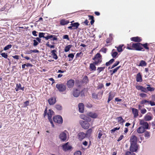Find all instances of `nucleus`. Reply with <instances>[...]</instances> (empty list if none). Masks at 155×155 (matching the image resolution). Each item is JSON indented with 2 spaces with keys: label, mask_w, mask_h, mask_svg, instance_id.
Wrapping results in <instances>:
<instances>
[{
  "label": "nucleus",
  "mask_w": 155,
  "mask_h": 155,
  "mask_svg": "<svg viewBox=\"0 0 155 155\" xmlns=\"http://www.w3.org/2000/svg\"><path fill=\"white\" fill-rule=\"evenodd\" d=\"M87 116L93 118H96L98 116L97 114L91 111L87 113Z\"/></svg>",
  "instance_id": "13"
},
{
  "label": "nucleus",
  "mask_w": 155,
  "mask_h": 155,
  "mask_svg": "<svg viewBox=\"0 0 155 155\" xmlns=\"http://www.w3.org/2000/svg\"><path fill=\"white\" fill-rule=\"evenodd\" d=\"M88 81L89 80L88 79L87 77V76H85L83 79V82L84 83H88Z\"/></svg>",
  "instance_id": "38"
},
{
  "label": "nucleus",
  "mask_w": 155,
  "mask_h": 155,
  "mask_svg": "<svg viewBox=\"0 0 155 155\" xmlns=\"http://www.w3.org/2000/svg\"><path fill=\"white\" fill-rule=\"evenodd\" d=\"M152 119V116L148 115H146L144 117V119L146 121H149Z\"/></svg>",
  "instance_id": "33"
},
{
  "label": "nucleus",
  "mask_w": 155,
  "mask_h": 155,
  "mask_svg": "<svg viewBox=\"0 0 155 155\" xmlns=\"http://www.w3.org/2000/svg\"><path fill=\"white\" fill-rule=\"evenodd\" d=\"M133 44L134 43L131 42L127 45V49L129 50H134V48L133 47Z\"/></svg>",
  "instance_id": "25"
},
{
  "label": "nucleus",
  "mask_w": 155,
  "mask_h": 155,
  "mask_svg": "<svg viewBox=\"0 0 155 155\" xmlns=\"http://www.w3.org/2000/svg\"><path fill=\"white\" fill-rule=\"evenodd\" d=\"M112 39V37L107 38L106 41V43H110Z\"/></svg>",
  "instance_id": "55"
},
{
  "label": "nucleus",
  "mask_w": 155,
  "mask_h": 155,
  "mask_svg": "<svg viewBox=\"0 0 155 155\" xmlns=\"http://www.w3.org/2000/svg\"><path fill=\"white\" fill-rule=\"evenodd\" d=\"M12 45H11L9 44L5 47L4 48L5 51H6L11 48Z\"/></svg>",
  "instance_id": "45"
},
{
  "label": "nucleus",
  "mask_w": 155,
  "mask_h": 155,
  "mask_svg": "<svg viewBox=\"0 0 155 155\" xmlns=\"http://www.w3.org/2000/svg\"><path fill=\"white\" fill-rule=\"evenodd\" d=\"M1 55L2 56L4 57L5 58H7L8 57V55L7 53H1Z\"/></svg>",
  "instance_id": "52"
},
{
  "label": "nucleus",
  "mask_w": 155,
  "mask_h": 155,
  "mask_svg": "<svg viewBox=\"0 0 155 155\" xmlns=\"http://www.w3.org/2000/svg\"><path fill=\"white\" fill-rule=\"evenodd\" d=\"M107 48H102L100 50V51H101L104 53H106L107 51Z\"/></svg>",
  "instance_id": "62"
},
{
  "label": "nucleus",
  "mask_w": 155,
  "mask_h": 155,
  "mask_svg": "<svg viewBox=\"0 0 155 155\" xmlns=\"http://www.w3.org/2000/svg\"><path fill=\"white\" fill-rule=\"evenodd\" d=\"M68 57L69 58H71V59L69 60V61H70L73 59V58L74 57V55L73 53L70 54H69L68 55Z\"/></svg>",
  "instance_id": "51"
},
{
  "label": "nucleus",
  "mask_w": 155,
  "mask_h": 155,
  "mask_svg": "<svg viewBox=\"0 0 155 155\" xmlns=\"http://www.w3.org/2000/svg\"><path fill=\"white\" fill-rule=\"evenodd\" d=\"M49 39H51V41L57 40L58 38L57 36L54 35H47L45 38L46 40H48Z\"/></svg>",
  "instance_id": "14"
},
{
  "label": "nucleus",
  "mask_w": 155,
  "mask_h": 155,
  "mask_svg": "<svg viewBox=\"0 0 155 155\" xmlns=\"http://www.w3.org/2000/svg\"><path fill=\"white\" fill-rule=\"evenodd\" d=\"M132 113L134 114V117H137L138 116V110L135 108H132Z\"/></svg>",
  "instance_id": "24"
},
{
  "label": "nucleus",
  "mask_w": 155,
  "mask_h": 155,
  "mask_svg": "<svg viewBox=\"0 0 155 155\" xmlns=\"http://www.w3.org/2000/svg\"><path fill=\"white\" fill-rule=\"evenodd\" d=\"M80 91L76 88H74L72 91V94L75 97H78L80 94Z\"/></svg>",
  "instance_id": "12"
},
{
  "label": "nucleus",
  "mask_w": 155,
  "mask_h": 155,
  "mask_svg": "<svg viewBox=\"0 0 155 155\" xmlns=\"http://www.w3.org/2000/svg\"><path fill=\"white\" fill-rule=\"evenodd\" d=\"M46 45L47 47H49L51 48H54L55 47V46L54 45H50L49 44L48 42L46 43Z\"/></svg>",
  "instance_id": "53"
},
{
  "label": "nucleus",
  "mask_w": 155,
  "mask_h": 155,
  "mask_svg": "<svg viewBox=\"0 0 155 155\" xmlns=\"http://www.w3.org/2000/svg\"><path fill=\"white\" fill-rule=\"evenodd\" d=\"M72 45H68L65 47L64 49V51L67 52L69 51L70 48L71 47Z\"/></svg>",
  "instance_id": "40"
},
{
  "label": "nucleus",
  "mask_w": 155,
  "mask_h": 155,
  "mask_svg": "<svg viewBox=\"0 0 155 155\" xmlns=\"http://www.w3.org/2000/svg\"><path fill=\"white\" fill-rule=\"evenodd\" d=\"M114 61V59L112 58L110 59L109 61L106 62L105 65L106 66H108L111 64Z\"/></svg>",
  "instance_id": "35"
},
{
  "label": "nucleus",
  "mask_w": 155,
  "mask_h": 155,
  "mask_svg": "<svg viewBox=\"0 0 155 155\" xmlns=\"http://www.w3.org/2000/svg\"><path fill=\"white\" fill-rule=\"evenodd\" d=\"M137 138L135 135H132L130 138V144H137Z\"/></svg>",
  "instance_id": "10"
},
{
  "label": "nucleus",
  "mask_w": 155,
  "mask_h": 155,
  "mask_svg": "<svg viewBox=\"0 0 155 155\" xmlns=\"http://www.w3.org/2000/svg\"><path fill=\"white\" fill-rule=\"evenodd\" d=\"M92 60L94 61L93 63L96 65H98L102 62V56L100 53H97L94 55Z\"/></svg>",
  "instance_id": "1"
},
{
  "label": "nucleus",
  "mask_w": 155,
  "mask_h": 155,
  "mask_svg": "<svg viewBox=\"0 0 155 155\" xmlns=\"http://www.w3.org/2000/svg\"><path fill=\"white\" fill-rule=\"evenodd\" d=\"M33 42H34V43H33V46H35L37 45L38 44V42L36 41V40H33Z\"/></svg>",
  "instance_id": "64"
},
{
  "label": "nucleus",
  "mask_w": 155,
  "mask_h": 155,
  "mask_svg": "<svg viewBox=\"0 0 155 155\" xmlns=\"http://www.w3.org/2000/svg\"><path fill=\"white\" fill-rule=\"evenodd\" d=\"M30 51L31 53L32 52L38 53L39 52V51L37 50H30Z\"/></svg>",
  "instance_id": "63"
},
{
  "label": "nucleus",
  "mask_w": 155,
  "mask_h": 155,
  "mask_svg": "<svg viewBox=\"0 0 155 155\" xmlns=\"http://www.w3.org/2000/svg\"><path fill=\"white\" fill-rule=\"evenodd\" d=\"M148 44L147 43H145L144 44H142L141 46L142 47H143V48L145 49L149 50V48L148 47Z\"/></svg>",
  "instance_id": "34"
},
{
  "label": "nucleus",
  "mask_w": 155,
  "mask_h": 155,
  "mask_svg": "<svg viewBox=\"0 0 155 155\" xmlns=\"http://www.w3.org/2000/svg\"><path fill=\"white\" fill-rule=\"evenodd\" d=\"M139 95L142 97H145L147 96V95L144 93H141Z\"/></svg>",
  "instance_id": "61"
},
{
  "label": "nucleus",
  "mask_w": 155,
  "mask_h": 155,
  "mask_svg": "<svg viewBox=\"0 0 155 155\" xmlns=\"http://www.w3.org/2000/svg\"><path fill=\"white\" fill-rule=\"evenodd\" d=\"M121 66H118L116 68H115L114 69H112L111 70H110V73H111V75H112L113 74L117 72V70L120 68V67Z\"/></svg>",
  "instance_id": "26"
},
{
  "label": "nucleus",
  "mask_w": 155,
  "mask_h": 155,
  "mask_svg": "<svg viewBox=\"0 0 155 155\" xmlns=\"http://www.w3.org/2000/svg\"><path fill=\"white\" fill-rule=\"evenodd\" d=\"M130 40L132 41L139 43L142 41V39L141 37L137 36L131 38Z\"/></svg>",
  "instance_id": "15"
},
{
  "label": "nucleus",
  "mask_w": 155,
  "mask_h": 155,
  "mask_svg": "<svg viewBox=\"0 0 155 155\" xmlns=\"http://www.w3.org/2000/svg\"><path fill=\"white\" fill-rule=\"evenodd\" d=\"M86 134L83 132H80L78 135V138L80 140H82L86 137Z\"/></svg>",
  "instance_id": "19"
},
{
  "label": "nucleus",
  "mask_w": 155,
  "mask_h": 155,
  "mask_svg": "<svg viewBox=\"0 0 155 155\" xmlns=\"http://www.w3.org/2000/svg\"><path fill=\"white\" fill-rule=\"evenodd\" d=\"M54 121L58 124H61L63 122V119L60 115H57L54 116L53 118Z\"/></svg>",
  "instance_id": "5"
},
{
  "label": "nucleus",
  "mask_w": 155,
  "mask_h": 155,
  "mask_svg": "<svg viewBox=\"0 0 155 155\" xmlns=\"http://www.w3.org/2000/svg\"><path fill=\"white\" fill-rule=\"evenodd\" d=\"M147 103H149V101L146 100H142L140 102V104H145Z\"/></svg>",
  "instance_id": "48"
},
{
  "label": "nucleus",
  "mask_w": 155,
  "mask_h": 155,
  "mask_svg": "<svg viewBox=\"0 0 155 155\" xmlns=\"http://www.w3.org/2000/svg\"><path fill=\"white\" fill-rule=\"evenodd\" d=\"M116 119L117 120L118 122L120 124L123 123L125 122V120L123 119L121 117H117Z\"/></svg>",
  "instance_id": "29"
},
{
  "label": "nucleus",
  "mask_w": 155,
  "mask_h": 155,
  "mask_svg": "<svg viewBox=\"0 0 155 155\" xmlns=\"http://www.w3.org/2000/svg\"><path fill=\"white\" fill-rule=\"evenodd\" d=\"M138 147L137 144H130V151L132 152H136L138 149Z\"/></svg>",
  "instance_id": "9"
},
{
  "label": "nucleus",
  "mask_w": 155,
  "mask_h": 155,
  "mask_svg": "<svg viewBox=\"0 0 155 155\" xmlns=\"http://www.w3.org/2000/svg\"><path fill=\"white\" fill-rule=\"evenodd\" d=\"M114 97L113 94L111 93V92H110L109 94V97L107 100V103H109L110 101L112 100Z\"/></svg>",
  "instance_id": "28"
},
{
  "label": "nucleus",
  "mask_w": 155,
  "mask_h": 155,
  "mask_svg": "<svg viewBox=\"0 0 155 155\" xmlns=\"http://www.w3.org/2000/svg\"><path fill=\"white\" fill-rule=\"evenodd\" d=\"M71 25L74 27V29H77L80 25V24L78 22H74L73 24H71Z\"/></svg>",
  "instance_id": "30"
},
{
  "label": "nucleus",
  "mask_w": 155,
  "mask_h": 155,
  "mask_svg": "<svg viewBox=\"0 0 155 155\" xmlns=\"http://www.w3.org/2000/svg\"><path fill=\"white\" fill-rule=\"evenodd\" d=\"M139 124L140 125H141V127H143L145 130V129H149L148 123L145 122L143 120H140Z\"/></svg>",
  "instance_id": "7"
},
{
  "label": "nucleus",
  "mask_w": 155,
  "mask_h": 155,
  "mask_svg": "<svg viewBox=\"0 0 155 155\" xmlns=\"http://www.w3.org/2000/svg\"><path fill=\"white\" fill-rule=\"evenodd\" d=\"M81 152L80 151H78L75 152L74 153V155H81Z\"/></svg>",
  "instance_id": "56"
},
{
  "label": "nucleus",
  "mask_w": 155,
  "mask_h": 155,
  "mask_svg": "<svg viewBox=\"0 0 155 155\" xmlns=\"http://www.w3.org/2000/svg\"><path fill=\"white\" fill-rule=\"evenodd\" d=\"M99 131H100V132L98 133L97 138L99 139H100L103 135V134L102 133V131L101 130H99Z\"/></svg>",
  "instance_id": "54"
},
{
  "label": "nucleus",
  "mask_w": 155,
  "mask_h": 155,
  "mask_svg": "<svg viewBox=\"0 0 155 155\" xmlns=\"http://www.w3.org/2000/svg\"><path fill=\"white\" fill-rule=\"evenodd\" d=\"M80 123L82 127L85 129H87L90 126V124L88 122L85 121H81Z\"/></svg>",
  "instance_id": "6"
},
{
  "label": "nucleus",
  "mask_w": 155,
  "mask_h": 155,
  "mask_svg": "<svg viewBox=\"0 0 155 155\" xmlns=\"http://www.w3.org/2000/svg\"><path fill=\"white\" fill-rule=\"evenodd\" d=\"M120 129V127H116L114 128L113 129L111 130H110V131L111 133H113L115 131L117 130H119Z\"/></svg>",
  "instance_id": "50"
},
{
  "label": "nucleus",
  "mask_w": 155,
  "mask_h": 155,
  "mask_svg": "<svg viewBox=\"0 0 155 155\" xmlns=\"http://www.w3.org/2000/svg\"><path fill=\"white\" fill-rule=\"evenodd\" d=\"M62 148L64 151H67L71 150L72 147L69 145V143L67 142L63 145Z\"/></svg>",
  "instance_id": "8"
},
{
  "label": "nucleus",
  "mask_w": 155,
  "mask_h": 155,
  "mask_svg": "<svg viewBox=\"0 0 155 155\" xmlns=\"http://www.w3.org/2000/svg\"><path fill=\"white\" fill-rule=\"evenodd\" d=\"M51 55L53 58L55 60H57L58 58V56L57 55V52L56 50H53L51 51Z\"/></svg>",
  "instance_id": "23"
},
{
  "label": "nucleus",
  "mask_w": 155,
  "mask_h": 155,
  "mask_svg": "<svg viewBox=\"0 0 155 155\" xmlns=\"http://www.w3.org/2000/svg\"><path fill=\"white\" fill-rule=\"evenodd\" d=\"M95 65V64L93 62L90 64L89 69L91 71L94 72L96 70V67Z\"/></svg>",
  "instance_id": "22"
},
{
  "label": "nucleus",
  "mask_w": 155,
  "mask_h": 155,
  "mask_svg": "<svg viewBox=\"0 0 155 155\" xmlns=\"http://www.w3.org/2000/svg\"><path fill=\"white\" fill-rule=\"evenodd\" d=\"M70 22L69 20H66L64 19H62L60 21V24L61 25H67Z\"/></svg>",
  "instance_id": "18"
},
{
  "label": "nucleus",
  "mask_w": 155,
  "mask_h": 155,
  "mask_svg": "<svg viewBox=\"0 0 155 155\" xmlns=\"http://www.w3.org/2000/svg\"><path fill=\"white\" fill-rule=\"evenodd\" d=\"M74 80L70 79L67 82V85L68 88H72L73 87L74 84Z\"/></svg>",
  "instance_id": "11"
},
{
  "label": "nucleus",
  "mask_w": 155,
  "mask_h": 155,
  "mask_svg": "<svg viewBox=\"0 0 155 155\" xmlns=\"http://www.w3.org/2000/svg\"><path fill=\"white\" fill-rule=\"evenodd\" d=\"M147 63L146 62L143 60H141L138 65L139 66L143 67L147 66Z\"/></svg>",
  "instance_id": "31"
},
{
  "label": "nucleus",
  "mask_w": 155,
  "mask_h": 155,
  "mask_svg": "<svg viewBox=\"0 0 155 155\" xmlns=\"http://www.w3.org/2000/svg\"><path fill=\"white\" fill-rule=\"evenodd\" d=\"M45 33L43 32H39V38H43L45 39L46 36H45Z\"/></svg>",
  "instance_id": "41"
},
{
  "label": "nucleus",
  "mask_w": 155,
  "mask_h": 155,
  "mask_svg": "<svg viewBox=\"0 0 155 155\" xmlns=\"http://www.w3.org/2000/svg\"><path fill=\"white\" fill-rule=\"evenodd\" d=\"M144 137H150V133L147 131H145L144 133Z\"/></svg>",
  "instance_id": "47"
},
{
  "label": "nucleus",
  "mask_w": 155,
  "mask_h": 155,
  "mask_svg": "<svg viewBox=\"0 0 155 155\" xmlns=\"http://www.w3.org/2000/svg\"><path fill=\"white\" fill-rule=\"evenodd\" d=\"M56 99L55 97H52L48 100L49 104L50 105H54L56 102Z\"/></svg>",
  "instance_id": "17"
},
{
  "label": "nucleus",
  "mask_w": 155,
  "mask_h": 155,
  "mask_svg": "<svg viewBox=\"0 0 155 155\" xmlns=\"http://www.w3.org/2000/svg\"><path fill=\"white\" fill-rule=\"evenodd\" d=\"M56 87L58 91L61 92L65 91L67 88L66 85L61 83L56 84Z\"/></svg>",
  "instance_id": "3"
},
{
  "label": "nucleus",
  "mask_w": 155,
  "mask_h": 155,
  "mask_svg": "<svg viewBox=\"0 0 155 155\" xmlns=\"http://www.w3.org/2000/svg\"><path fill=\"white\" fill-rule=\"evenodd\" d=\"M124 46V45L121 44L118 47H115L116 48H117V50L118 52H121L123 51V49L122 48Z\"/></svg>",
  "instance_id": "32"
},
{
  "label": "nucleus",
  "mask_w": 155,
  "mask_h": 155,
  "mask_svg": "<svg viewBox=\"0 0 155 155\" xmlns=\"http://www.w3.org/2000/svg\"><path fill=\"white\" fill-rule=\"evenodd\" d=\"M59 138L63 141H64L66 140L67 136L66 134L64 132L61 133L59 135Z\"/></svg>",
  "instance_id": "21"
},
{
  "label": "nucleus",
  "mask_w": 155,
  "mask_h": 155,
  "mask_svg": "<svg viewBox=\"0 0 155 155\" xmlns=\"http://www.w3.org/2000/svg\"><path fill=\"white\" fill-rule=\"evenodd\" d=\"M136 80L137 82H141L142 81V76L140 72H139L136 77Z\"/></svg>",
  "instance_id": "20"
},
{
  "label": "nucleus",
  "mask_w": 155,
  "mask_h": 155,
  "mask_svg": "<svg viewBox=\"0 0 155 155\" xmlns=\"http://www.w3.org/2000/svg\"><path fill=\"white\" fill-rule=\"evenodd\" d=\"M79 112L83 113L84 111V105L82 103H79L78 105Z\"/></svg>",
  "instance_id": "16"
},
{
  "label": "nucleus",
  "mask_w": 155,
  "mask_h": 155,
  "mask_svg": "<svg viewBox=\"0 0 155 155\" xmlns=\"http://www.w3.org/2000/svg\"><path fill=\"white\" fill-rule=\"evenodd\" d=\"M105 68V67H98L97 69V71L98 73H100L101 71H104Z\"/></svg>",
  "instance_id": "37"
},
{
  "label": "nucleus",
  "mask_w": 155,
  "mask_h": 155,
  "mask_svg": "<svg viewBox=\"0 0 155 155\" xmlns=\"http://www.w3.org/2000/svg\"><path fill=\"white\" fill-rule=\"evenodd\" d=\"M21 88V85L20 84H17L16 85V88H15V90L16 91H18L20 90Z\"/></svg>",
  "instance_id": "42"
},
{
  "label": "nucleus",
  "mask_w": 155,
  "mask_h": 155,
  "mask_svg": "<svg viewBox=\"0 0 155 155\" xmlns=\"http://www.w3.org/2000/svg\"><path fill=\"white\" fill-rule=\"evenodd\" d=\"M55 108L58 110H60L62 109V106L60 104H56L55 106Z\"/></svg>",
  "instance_id": "43"
},
{
  "label": "nucleus",
  "mask_w": 155,
  "mask_h": 155,
  "mask_svg": "<svg viewBox=\"0 0 155 155\" xmlns=\"http://www.w3.org/2000/svg\"><path fill=\"white\" fill-rule=\"evenodd\" d=\"M63 38L64 39H67L68 40H69V38L68 35H64L63 37Z\"/></svg>",
  "instance_id": "57"
},
{
  "label": "nucleus",
  "mask_w": 155,
  "mask_h": 155,
  "mask_svg": "<svg viewBox=\"0 0 155 155\" xmlns=\"http://www.w3.org/2000/svg\"><path fill=\"white\" fill-rule=\"evenodd\" d=\"M125 155H136L134 152L131 151H127L126 152Z\"/></svg>",
  "instance_id": "49"
},
{
  "label": "nucleus",
  "mask_w": 155,
  "mask_h": 155,
  "mask_svg": "<svg viewBox=\"0 0 155 155\" xmlns=\"http://www.w3.org/2000/svg\"><path fill=\"white\" fill-rule=\"evenodd\" d=\"M120 63V62L119 61H117L115 63L111 66V69L117 66Z\"/></svg>",
  "instance_id": "46"
},
{
  "label": "nucleus",
  "mask_w": 155,
  "mask_h": 155,
  "mask_svg": "<svg viewBox=\"0 0 155 155\" xmlns=\"http://www.w3.org/2000/svg\"><path fill=\"white\" fill-rule=\"evenodd\" d=\"M142 44L140 43H135L133 44V47L134 48V50L138 51H144V49L141 46Z\"/></svg>",
  "instance_id": "4"
},
{
  "label": "nucleus",
  "mask_w": 155,
  "mask_h": 155,
  "mask_svg": "<svg viewBox=\"0 0 155 155\" xmlns=\"http://www.w3.org/2000/svg\"><path fill=\"white\" fill-rule=\"evenodd\" d=\"M147 86H148L147 87V89L148 91H153L154 90L155 88L153 87H150V85H147Z\"/></svg>",
  "instance_id": "36"
},
{
  "label": "nucleus",
  "mask_w": 155,
  "mask_h": 155,
  "mask_svg": "<svg viewBox=\"0 0 155 155\" xmlns=\"http://www.w3.org/2000/svg\"><path fill=\"white\" fill-rule=\"evenodd\" d=\"M141 91H142L143 92L145 93H147V88H146L145 87H142Z\"/></svg>",
  "instance_id": "58"
},
{
  "label": "nucleus",
  "mask_w": 155,
  "mask_h": 155,
  "mask_svg": "<svg viewBox=\"0 0 155 155\" xmlns=\"http://www.w3.org/2000/svg\"><path fill=\"white\" fill-rule=\"evenodd\" d=\"M85 119H85V120L86 121V122H90L91 120V119L90 118L87 117H86H86Z\"/></svg>",
  "instance_id": "60"
},
{
  "label": "nucleus",
  "mask_w": 155,
  "mask_h": 155,
  "mask_svg": "<svg viewBox=\"0 0 155 155\" xmlns=\"http://www.w3.org/2000/svg\"><path fill=\"white\" fill-rule=\"evenodd\" d=\"M47 108H46L44 111V117H45V116L47 114L48 115V118L52 126V127H54V125L53 124V122L51 119L52 113H53V111L52 110H51L50 109L49 110V111L48 113L47 114Z\"/></svg>",
  "instance_id": "2"
},
{
  "label": "nucleus",
  "mask_w": 155,
  "mask_h": 155,
  "mask_svg": "<svg viewBox=\"0 0 155 155\" xmlns=\"http://www.w3.org/2000/svg\"><path fill=\"white\" fill-rule=\"evenodd\" d=\"M86 106L87 108H91L93 106L91 104L88 103L86 104Z\"/></svg>",
  "instance_id": "59"
},
{
  "label": "nucleus",
  "mask_w": 155,
  "mask_h": 155,
  "mask_svg": "<svg viewBox=\"0 0 155 155\" xmlns=\"http://www.w3.org/2000/svg\"><path fill=\"white\" fill-rule=\"evenodd\" d=\"M145 131V130L142 127H139L137 130V132L139 134H141L143 133Z\"/></svg>",
  "instance_id": "27"
},
{
  "label": "nucleus",
  "mask_w": 155,
  "mask_h": 155,
  "mask_svg": "<svg viewBox=\"0 0 155 155\" xmlns=\"http://www.w3.org/2000/svg\"><path fill=\"white\" fill-rule=\"evenodd\" d=\"M92 130L90 128L88 129L86 131V135H90L91 133Z\"/></svg>",
  "instance_id": "44"
},
{
  "label": "nucleus",
  "mask_w": 155,
  "mask_h": 155,
  "mask_svg": "<svg viewBox=\"0 0 155 155\" xmlns=\"http://www.w3.org/2000/svg\"><path fill=\"white\" fill-rule=\"evenodd\" d=\"M114 49H113L111 53V55L113 58L116 57L118 54V53L116 51L113 52Z\"/></svg>",
  "instance_id": "39"
}]
</instances>
